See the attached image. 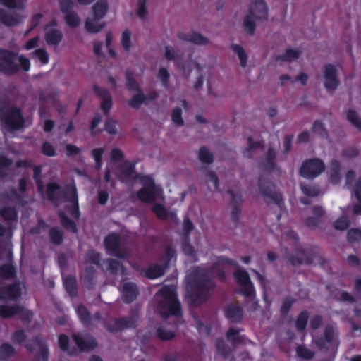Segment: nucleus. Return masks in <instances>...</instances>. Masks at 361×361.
<instances>
[{
	"instance_id": "obj_1",
	"label": "nucleus",
	"mask_w": 361,
	"mask_h": 361,
	"mask_svg": "<svg viewBox=\"0 0 361 361\" xmlns=\"http://www.w3.org/2000/svg\"><path fill=\"white\" fill-rule=\"evenodd\" d=\"M142 188L137 192V198L145 202H154L152 210L156 216L162 219H173L176 216L173 211H168L161 203L157 201L164 200L162 189L155 185L154 181L149 178H145L142 183Z\"/></svg>"
},
{
	"instance_id": "obj_2",
	"label": "nucleus",
	"mask_w": 361,
	"mask_h": 361,
	"mask_svg": "<svg viewBox=\"0 0 361 361\" xmlns=\"http://www.w3.org/2000/svg\"><path fill=\"white\" fill-rule=\"evenodd\" d=\"M268 13L269 8L265 0H251L243 21L244 32L249 35H253L256 21L267 19Z\"/></svg>"
},
{
	"instance_id": "obj_3",
	"label": "nucleus",
	"mask_w": 361,
	"mask_h": 361,
	"mask_svg": "<svg viewBox=\"0 0 361 361\" xmlns=\"http://www.w3.org/2000/svg\"><path fill=\"white\" fill-rule=\"evenodd\" d=\"M203 271L196 268L186 279V297L194 305H200L207 298V293H203Z\"/></svg>"
},
{
	"instance_id": "obj_4",
	"label": "nucleus",
	"mask_w": 361,
	"mask_h": 361,
	"mask_svg": "<svg viewBox=\"0 0 361 361\" xmlns=\"http://www.w3.org/2000/svg\"><path fill=\"white\" fill-rule=\"evenodd\" d=\"M159 302L158 310L163 316L179 315L180 313V303L176 299L174 286H164L157 294Z\"/></svg>"
},
{
	"instance_id": "obj_5",
	"label": "nucleus",
	"mask_w": 361,
	"mask_h": 361,
	"mask_svg": "<svg viewBox=\"0 0 361 361\" xmlns=\"http://www.w3.org/2000/svg\"><path fill=\"white\" fill-rule=\"evenodd\" d=\"M18 64L25 71H29L30 67V60L22 55L17 56L8 51L0 53V70L12 73L17 71Z\"/></svg>"
},
{
	"instance_id": "obj_6",
	"label": "nucleus",
	"mask_w": 361,
	"mask_h": 361,
	"mask_svg": "<svg viewBox=\"0 0 361 361\" xmlns=\"http://www.w3.org/2000/svg\"><path fill=\"white\" fill-rule=\"evenodd\" d=\"M325 169L324 164L319 159H308L300 166V173L306 178H314L320 175Z\"/></svg>"
},
{
	"instance_id": "obj_7",
	"label": "nucleus",
	"mask_w": 361,
	"mask_h": 361,
	"mask_svg": "<svg viewBox=\"0 0 361 361\" xmlns=\"http://www.w3.org/2000/svg\"><path fill=\"white\" fill-rule=\"evenodd\" d=\"M106 250L113 256L123 258L127 256V252L121 246L119 237L114 233L109 235L104 240Z\"/></svg>"
},
{
	"instance_id": "obj_8",
	"label": "nucleus",
	"mask_w": 361,
	"mask_h": 361,
	"mask_svg": "<svg viewBox=\"0 0 361 361\" xmlns=\"http://www.w3.org/2000/svg\"><path fill=\"white\" fill-rule=\"evenodd\" d=\"M259 186L262 195L268 203L274 202L281 207L282 202L281 196L274 191L273 185L271 183L260 180Z\"/></svg>"
},
{
	"instance_id": "obj_9",
	"label": "nucleus",
	"mask_w": 361,
	"mask_h": 361,
	"mask_svg": "<svg viewBox=\"0 0 361 361\" xmlns=\"http://www.w3.org/2000/svg\"><path fill=\"white\" fill-rule=\"evenodd\" d=\"M324 85L329 91H333L337 88L339 85V80L337 75V69L333 65L328 64L324 69Z\"/></svg>"
},
{
	"instance_id": "obj_10",
	"label": "nucleus",
	"mask_w": 361,
	"mask_h": 361,
	"mask_svg": "<svg viewBox=\"0 0 361 361\" xmlns=\"http://www.w3.org/2000/svg\"><path fill=\"white\" fill-rule=\"evenodd\" d=\"M315 343L320 348H335L338 345V341L333 326H327L324 331V338L315 340Z\"/></svg>"
},
{
	"instance_id": "obj_11",
	"label": "nucleus",
	"mask_w": 361,
	"mask_h": 361,
	"mask_svg": "<svg viewBox=\"0 0 361 361\" xmlns=\"http://www.w3.org/2000/svg\"><path fill=\"white\" fill-rule=\"evenodd\" d=\"M234 275L240 286V293L247 296H251L254 293V289L247 272L243 269H238Z\"/></svg>"
},
{
	"instance_id": "obj_12",
	"label": "nucleus",
	"mask_w": 361,
	"mask_h": 361,
	"mask_svg": "<svg viewBox=\"0 0 361 361\" xmlns=\"http://www.w3.org/2000/svg\"><path fill=\"white\" fill-rule=\"evenodd\" d=\"M25 18L21 13H6L0 9V21L6 26H15L18 25Z\"/></svg>"
},
{
	"instance_id": "obj_13",
	"label": "nucleus",
	"mask_w": 361,
	"mask_h": 361,
	"mask_svg": "<svg viewBox=\"0 0 361 361\" xmlns=\"http://www.w3.org/2000/svg\"><path fill=\"white\" fill-rule=\"evenodd\" d=\"M5 125L11 129H18L23 124V119L18 110H12L4 119Z\"/></svg>"
},
{
	"instance_id": "obj_14",
	"label": "nucleus",
	"mask_w": 361,
	"mask_h": 361,
	"mask_svg": "<svg viewBox=\"0 0 361 361\" xmlns=\"http://www.w3.org/2000/svg\"><path fill=\"white\" fill-rule=\"evenodd\" d=\"M73 338L81 350L92 349L96 345L94 340L88 335L75 334Z\"/></svg>"
},
{
	"instance_id": "obj_15",
	"label": "nucleus",
	"mask_w": 361,
	"mask_h": 361,
	"mask_svg": "<svg viewBox=\"0 0 361 361\" xmlns=\"http://www.w3.org/2000/svg\"><path fill=\"white\" fill-rule=\"evenodd\" d=\"M100 18H96L93 16L88 17L85 22V30L91 34L100 32L105 26V24L100 22Z\"/></svg>"
},
{
	"instance_id": "obj_16",
	"label": "nucleus",
	"mask_w": 361,
	"mask_h": 361,
	"mask_svg": "<svg viewBox=\"0 0 361 361\" xmlns=\"http://www.w3.org/2000/svg\"><path fill=\"white\" fill-rule=\"evenodd\" d=\"M109 11V3L106 0H99L92 7V16L102 19Z\"/></svg>"
},
{
	"instance_id": "obj_17",
	"label": "nucleus",
	"mask_w": 361,
	"mask_h": 361,
	"mask_svg": "<svg viewBox=\"0 0 361 361\" xmlns=\"http://www.w3.org/2000/svg\"><path fill=\"white\" fill-rule=\"evenodd\" d=\"M123 299L125 302H130L137 295L136 286L131 282H124L122 286Z\"/></svg>"
},
{
	"instance_id": "obj_18",
	"label": "nucleus",
	"mask_w": 361,
	"mask_h": 361,
	"mask_svg": "<svg viewBox=\"0 0 361 361\" xmlns=\"http://www.w3.org/2000/svg\"><path fill=\"white\" fill-rule=\"evenodd\" d=\"M63 39V33L54 28H47L45 33V40L49 45L56 47Z\"/></svg>"
},
{
	"instance_id": "obj_19",
	"label": "nucleus",
	"mask_w": 361,
	"mask_h": 361,
	"mask_svg": "<svg viewBox=\"0 0 361 361\" xmlns=\"http://www.w3.org/2000/svg\"><path fill=\"white\" fill-rule=\"evenodd\" d=\"M94 90L96 94L102 99L101 103V108L104 113H106L111 108L112 102L111 97L109 92L99 87H94Z\"/></svg>"
},
{
	"instance_id": "obj_20",
	"label": "nucleus",
	"mask_w": 361,
	"mask_h": 361,
	"mask_svg": "<svg viewBox=\"0 0 361 361\" xmlns=\"http://www.w3.org/2000/svg\"><path fill=\"white\" fill-rule=\"evenodd\" d=\"M231 49L238 57L239 64L241 68H246L247 66L248 55L245 49L240 45L233 44L231 45Z\"/></svg>"
},
{
	"instance_id": "obj_21",
	"label": "nucleus",
	"mask_w": 361,
	"mask_h": 361,
	"mask_svg": "<svg viewBox=\"0 0 361 361\" xmlns=\"http://www.w3.org/2000/svg\"><path fill=\"white\" fill-rule=\"evenodd\" d=\"M164 56L166 60L173 61L179 64L183 57V53L180 50L167 45L164 49Z\"/></svg>"
},
{
	"instance_id": "obj_22",
	"label": "nucleus",
	"mask_w": 361,
	"mask_h": 361,
	"mask_svg": "<svg viewBox=\"0 0 361 361\" xmlns=\"http://www.w3.org/2000/svg\"><path fill=\"white\" fill-rule=\"evenodd\" d=\"M68 212L74 217L78 216V200L75 188H71L69 191Z\"/></svg>"
},
{
	"instance_id": "obj_23",
	"label": "nucleus",
	"mask_w": 361,
	"mask_h": 361,
	"mask_svg": "<svg viewBox=\"0 0 361 361\" xmlns=\"http://www.w3.org/2000/svg\"><path fill=\"white\" fill-rule=\"evenodd\" d=\"M324 214V211L321 207L317 206L312 207L311 215L305 220L306 224L309 226H315Z\"/></svg>"
},
{
	"instance_id": "obj_24",
	"label": "nucleus",
	"mask_w": 361,
	"mask_h": 361,
	"mask_svg": "<svg viewBox=\"0 0 361 361\" xmlns=\"http://www.w3.org/2000/svg\"><path fill=\"white\" fill-rule=\"evenodd\" d=\"M134 174V166L130 162H125L121 167L118 177L121 181H126L128 178H133Z\"/></svg>"
},
{
	"instance_id": "obj_25",
	"label": "nucleus",
	"mask_w": 361,
	"mask_h": 361,
	"mask_svg": "<svg viewBox=\"0 0 361 361\" xmlns=\"http://www.w3.org/2000/svg\"><path fill=\"white\" fill-rule=\"evenodd\" d=\"M225 314L232 322H238L242 317V312L240 307L230 305L225 310Z\"/></svg>"
},
{
	"instance_id": "obj_26",
	"label": "nucleus",
	"mask_w": 361,
	"mask_h": 361,
	"mask_svg": "<svg viewBox=\"0 0 361 361\" xmlns=\"http://www.w3.org/2000/svg\"><path fill=\"white\" fill-rule=\"evenodd\" d=\"M131 36V32L128 30L121 33V45L126 52H129L133 47Z\"/></svg>"
},
{
	"instance_id": "obj_27",
	"label": "nucleus",
	"mask_w": 361,
	"mask_h": 361,
	"mask_svg": "<svg viewBox=\"0 0 361 361\" xmlns=\"http://www.w3.org/2000/svg\"><path fill=\"white\" fill-rule=\"evenodd\" d=\"M354 192L357 198L358 204L354 206L353 213L356 216L361 215V178L357 181Z\"/></svg>"
},
{
	"instance_id": "obj_28",
	"label": "nucleus",
	"mask_w": 361,
	"mask_h": 361,
	"mask_svg": "<svg viewBox=\"0 0 361 361\" xmlns=\"http://www.w3.org/2000/svg\"><path fill=\"white\" fill-rule=\"evenodd\" d=\"M22 311V308L19 306H0V315L4 317H12L18 314Z\"/></svg>"
},
{
	"instance_id": "obj_29",
	"label": "nucleus",
	"mask_w": 361,
	"mask_h": 361,
	"mask_svg": "<svg viewBox=\"0 0 361 361\" xmlns=\"http://www.w3.org/2000/svg\"><path fill=\"white\" fill-rule=\"evenodd\" d=\"M148 97H145L140 90L133 96L128 101V104L133 108H138L142 104L145 103Z\"/></svg>"
},
{
	"instance_id": "obj_30",
	"label": "nucleus",
	"mask_w": 361,
	"mask_h": 361,
	"mask_svg": "<svg viewBox=\"0 0 361 361\" xmlns=\"http://www.w3.org/2000/svg\"><path fill=\"white\" fill-rule=\"evenodd\" d=\"M339 170L338 163L336 161H332L329 167V174L331 181L334 184L338 183L340 180Z\"/></svg>"
},
{
	"instance_id": "obj_31",
	"label": "nucleus",
	"mask_w": 361,
	"mask_h": 361,
	"mask_svg": "<svg viewBox=\"0 0 361 361\" xmlns=\"http://www.w3.org/2000/svg\"><path fill=\"white\" fill-rule=\"evenodd\" d=\"M227 340L232 344L239 343L243 342V338L240 334L239 331L233 328H231L226 334Z\"/></svg>"
},
{
	"instance_id": "obj_32",
	"label": "nucleus",
	"mask_w": 361,
	"mask_h": 361,
	"mask_svg": "<svg viewBox=\"0 0 361 361\" xmlns=\"http://www.w3.org/2000/svg\"><path fill=\"white\" fill-rule=\"evenodd\" d=\"M164 274V269L158 265L149 267L145 271V276L151 279L160 277Z\"/></svg>"
},
{
	"instance_id": "obj_33",
	"label": "nucleus",
	"mask_w": 361,
	"mask_h": 361,
	"mask_svg": "<svg viewBox=\"0 0 361 361\" xmlns=\"http://www.w3.org/2000/svg\"><path fill=\"white\" fill-rule=\"evenodd\" d=\"M65 21L66 24L72 28L77 27L80 24V19L78 15L75 12H67Z\"/></svg>"
},
{
	"instance_id": "obj_34",
	"label": "nucleus",
	"mask_w": 361,
	"mask_h": 361,
	"mask_svg": "<svg viewBox=\"0 0 361 361\" xmlns=\"http://www.w3.org/2000/svg\"><path fill=\"white\" fill-rule=\"evenodd\" d=\"M301 189H302V192L305 195L310 196V197L317 196L320 192L319 188L317 185H312V184H304L303 183L301 185Z\"/></svg>"
},
{
	"instance_id": "obj_35",
	"label": "nucleus",
	"mask_w": 361,
	"mask_h": 361,
	"mask_svg": "<svg viewBox=\"0 0 361 361\" xmlns=\"http://www.w3.org/2000/svg\"><path fill=\"white\" fill-rule=\"evenodd\" d=\"M192 41L191 43L198 45V46H206L210 43V40L206 36L202 35V34L194 32L192 35Z\"/></svg>"
},
{
	"instance_id": "obj_36",
	"label": "nucleus",
	"mask_w": 361,
	"mask_h": 361,
	"mask_svg": "<svg viewBox=\"0 0 361 361\" xmlns=\"http://www.w3.org/2000/svg\"><path fill=\"white\" fill-rule=\"evenodd\" d=\"M347 240L351 244L359 243L361 240V230L351 228L347 233Z\"/></svg>"
},
{
	"instance_id": "obj_37",
	"label": "nucleus",
	"mask_w": 361,
	"mask_h": 361,
	"mask_svg": "<svg viewBox=\"0 0 361 361\" xmlns=\"http://www.w3.org/2000/svg\"><path fill=\"white\" fill-rule=\"evenodd\" d=\"M171 119L173 123L177 126H183L184 121L182 118V110L180 107H176L171 113Z\"/></svg>"
},
{
	"instance_id": "obj_38",
	"label": "nucleus",
	"mask_w": 361,
	"mask_h": 361,
	"mask_svg": "<svg viewBox=\"0 0 361 361\" xmlns=\"http://www.w3.org/2000/svg\"><path fill=\"white\" fill-rule=\"evenodd\" d=\"M157 76L162 85L166 87L170 78V74L168 69L164 67L159 68Z\"/></svg>"
},
{
	"instance_id": "obj_39",
	"label": "nucleus",
	"mask_w": 361,
	"mask_h": 361,
	"mask_svg": "<svg viewBox=\"0 0 361 361\" xmlns=\"http://www.w3.org/2000/svg\"><path fill=\"white\" fill-rule=\"evenodd\" d=\"M25 1L26 0H0V3L8 8L23 9L25 8Z\"/></svg>"
},
{
	"instance_id": "obj_40",
	"label": "nucleus",
	"mask_w": 361,
	"mask_h": 361,
	"mask_svg": "<svg viewBox=\"0 0 361 361\" xmlns=\"http://www.w3.org/2000/svg\"><path fill=\"white\" fill-rule=\"evenodd\" d=\"M216 350H217V353L219 355H221L224 357H227V355L231 351L232 349L228 345H226L224 341H218L216 343Z\"/></svg>"
},
{
	"instance_id": "obj_41",
	"label": "nucleus",
	"mask_w": 361,
	"mask_h": 361,
	"mask_svg": "<svg viewBox=\"0 0 361 361\" xmlns=\"http://www.w3.org/2000/svg\"><path fill=\"white\" fill-rule=\"evenodd\" d=\"M199 159L202 162L210 164L213 161L212 154L204 147H202L199 150Z\"/></svg>"
},
{
	"instance_id": "obj_42",
	"label": "nucleus",
	"mask_w": 361,
	"mask_h": 361,
	"mask_svg": "<svg viewBox=\"0 0 361 361\" xmlns=\"http://www.w3.org/2000/svg\"><path fill=\"white\" fill-rule=\"evenodd\" d=\"M104 151L102 148H97L92 150V155L95 161V166L97 169H100L102 166V157Z\"/></svg>"
},
{
	"instance_id": "obj_43",
	"label": "nucleus",
	"mask_w": 361,
	"mask_h": 361,
	"mask_svg": "<svg viewBox=\"0 0 361 361\" xmlns=\"http://www.w3.org/2000/svg\"><path fill=\"white\" fill-rule=\"evenodd\" d=\"M308 319V314L307 312H302L298 317L296 320V328L299 331H302L305 329L307 325Z\"/></svg>"
},
{
	"instance_id": "obj_44",
	"label": "nucleus",
	"mask_w": 361,
	"mask_h": 361,
	"mask_svg": "<svg viewBox=\"0 0 361 361\" xmlns=\"http://www.w3.org/2000/svg\"><path fill=\"white\" fill-rule=\"evenodd\" d=\"M157 336L161 340H169L174 336V333L171 331L166 330L164 327L160 326L157 329Z\"/></svg>"
},
{
	"instance_id": "obj_45",
	"label": "nucleus",
	"mask_w": 361,
	"mask_h": 361,
	"mask_svg": "<svg viewBox=\"0 0 361 361\" xmlns=\"http://www.w3.org/2000/svg\"><path fill=\"white\" fill-rule=\"evenodd\" d=\"M350 226V221L345 216L336 219L334 222V228L336 230H345Z\"/></svg>"
},
{
	"instance_id": "obj_46",
	"label": "nucleus",
	"mask_w": 361,
	"mask_h": 361,
	"mask_svg": "<svg viewBox=\"0 0 361 361\" xmlns=\"http://www.w3.org/2000/svg\"><path fill=\"white\" fill-rule=\"evenodd\" d=\"M147 0H139L137 16L142 20H145L147 18V10L146 7Z\"/></svg>"
},
{
	"instance_id": "obj_47",
	"label": "nucleus",
	"mask_w": 361,
	"mask_h": 361,
	"mask_svg": "<svg viewBox=\"0 0 361 361\" xmlns=\"http://www.w3.org/2000/svg\"><path fill=\"white\" fill-rule=\"evenodd\" d=\"M64 286L66 290L71 294H75V279L71 276H68L64 279Z\"/></svg>"
},
{
	"instance_id": "obj_48",
	"label": "nucleus",
	"mask_w": 361,
	"mask_h": 361,
	"mask_svg": "<svg viewBox=\"0 0 361 361\" xmlns=\"http://www.w3.org/2000/svg\"><path fill=\"white\" fill-rule=\"evenodd\" d=\"M347 118L355 127L361 128V121L355 111L350 110L347 114Z\"/></svg>"
},
{
	"instance_id": "obj_49",
	"label": "nucleus",
	"mask_w": 361,
	"mask_h": 361,
	"mask_svg": "<svg viewBox=\"0 0 361 361\" xmlns=\"http://www.w3.org/2000/svg\"><path fill=\"white\" fill-rule=\"evenodd\" d=\"M19 295L20 288L18 285H13L8 288L6 298L15 299Z\"/></svg>"
},
{
	"instance_id": "obj_50",
	"label": "nucleus",
	"mask_w": 361,
	"mask_h": 361,
	"mask_svg": "<svg viewBox=\"0 0 361 361\" xmlns=\"http://www.w3.org/2000/svg\"><path fill=\"white\" fill-rule=\"evenodd\" d=\"M300 52L295 49H288L281 56L283 60L291 61L299 57Z\"/></svg>"
},
{
	"instance_id": "obj_51",
	"label": "nucleus",
	"mask_w": 361,
	"mask_h": 361,
	"mask_svg": "<svg viewBox=\"0 0 361 361\" xmlns=\"http://www.w3.org/2000/svg\"><path fill=\"white\" fill-rule=\"evenodd\" d=\"M297 354L298 357L303 359H310L314 355L312 351L302 346H300L297 348Z\"/></svg>"
},
{
	"instance_id": "obj_52",
	"label": "nucleus",
	"mask_w": 361,
	"mask_h": 361,
	"mask_svg": "<svg viewBox=\"0 0 361 361\" xmlns=\"http://www.w3.org/2000/svg\"><path fill=\"white\" fill-rule=\"evenodd\" d=\"M35 56L43 64H46L49 61V55L47 51L43 49H39L35 51Z\"/></svg>"
},
{
	"instance_id": "obj_53",
	"label": "nucleus",
	"mask_w": 361,
	"mask_h": 361,
	"mask_svg": "<svg viewBox=\"0 0 361 361\" xmlns=\"http://www.w3.org/2000/svg\"><path fill=\"white\" fill-rule=\"evenodd\" d=\"M14 353L13 348L8 344L2 345L0 348V355L1 357H9Z\"/></svg>"
},
{
	"instance_id": "obj_54",
	"label": "nucleus",
	"mask_w": 361,
	"mask_h": 361,
	"mask_svg": "<svg viewBox=\"0 0 361 361\" xmlns=\"http://www.w3.org/2000/svg\"><path fill=\"white\" fill-rule=\"evenodd\" d=\"M50 237L51 241L55 244H59L62 241V233L58 229L52 228L50 231Z\"/></svg>"
},
{
	"instance_id": "obj_55",
	"label": "nucleus",
	"mask_w": 361,
	"mask_h": 361,
	"mask_svg": "<svg viewBox=\"0 0 361 361\" xmlns=\"http://www.w3.org/2000/svg\"><path fill=\"white\" fill-rule=\"evenodd\" d=\"M61 224L66 228L70 230L71 231H72L73 233L76 232V227H75V224L72 221L68 219L66 217H65L64 216H62V215H61Z\"/></svg>"
},
{
	"instance_id": "obj_56",
	"label": "nucleus",
	"mask_w": 361,
	"mask_h": 361,
	"mask_svg": "<svg viewBox=\"0 0 361 361\" xmlns=\"http://www.w3.org/2000/svg\"><path fill=\"white\" fill-rule=\"evenodd\" d=\"M61 6V11L67 13L69 10L73 8L74 3L73 0H58Z\"/></svg>"
},
{
	"instance_id": "obj_57",
	"label": "nucleus",
	"mask_w": 361,
	"mask_h": 361,
	"mask_svg": "<svg viewBox=\"0 0 361 361\" xmlns=\"http://www.w3.org/2000/svg\"><path fill=\"white\" fill-rule=\"evenodd\" d=\"M126 85L130 90H139L137 82L134 80L133 78L130 74L126 75Z\"/></svg>"
},
{
	"instance_id": "obj_58",
	"label": "nucleus",
	"mask_w": 361,
	"mask_h": 361,
	"mask_svg": "<svg viewBox=\"0 0 361 361\" xmlns=\"http://www.w3.org/2000/svg\"><path fill=\"white\" fill-rule=\"evenodd\" d=\"M249 145L247 149L244 152L245 155L250 157L251 151H256L260 148V144L259 142H253L250 138L248 140Z\"/></svg>"
},
{
	"instance_id": "obj_59",
	"label": "nucleus",
	"mask_w": 361,
	"mask_h": 361,
	"mask_svg": "<svg viewBox=\"0 0 361 361\" xmlns=\"http://www.w3.org/2000/svg\"><path fill=\"white\" fill-rule=\"evenodd\" d=\"M106 130L111 135L116 133V123L113 120H108L105 124Z\"/></svg>"
},
{
	"instance_id": "obj_60",
	"label": "nucleus",
	"mask_w": 361,
	"mask_h": 361,
	"mask_svg": "<svg viewBox=\"0 0 361 361\" xmlns=\"http://www.w3.org/2000/svg\"><path fill=\"white\" fill-rule=\"evenodd\" d=\"M193 31L179 32L177 34L178 38L183 42H191Z\"/></svg>"
},
{
	"instance_id": "obj_61",
	"label": "nucleus",
	"mask_w": 361,
	"mask_h": 361,
	"mask_svg": "<svg viewBox=\"0 0 361 361\" xmlns=\"http://www.w3.org/2000/svg\"><path fill=\"white\" fill-rule=\"evenodd\" d=\"M66 152L68 156H75L80 154L81 150L77 146L73 145H67L66 146Z\"/></svg>"
},
{
	"instance_id": "obj_62",
	"label": "nucleus",
	"mask_w": 361,
	"mask_h": 361,
	"mask_svg": "<svg viewBox=\"0 0 361 361\" xmlns=\"http://www.w3.org/2000/svg\"><path fill=\"white\" fill-rule=\"evenodd\" d=\"M1 215L6 219H13L16 217V212L11 208H6L1 211Z\"/></svg>"
},
{
	"instance_id": "obj_63",
	"label": "nucleus",
	"mask_w": 361,
	"mask_h": 361,
	"mask_svg": "<svg viewBox=\"0 0 361 361\" xmlns=\"http://www.w3.org/2000/svg\"><path fill=\"white\" fill-rule=\"evenodd\" d=\"M42 152L47 156H54L55 155V150L54 147L49 143H44L42 147Z\"/></svg>"
},
{
	"instance_id": "obj_64",
	"label": "nucleus",
	"mask_w": 361,
	"mask_h": 361,
	"mask_svg": "<svg viewBox=\"0 0 361 361\" xmlns=\"http://www.w3.org/2000/svg\"><path fill=\"white\" fill-rule=\"evenodd\" d=\"M105 263L108 269H109L112 271L117 272L119 270H121V271L122 272V267L117 262H114L113 260H108Z\"/></svg>"
}]
</instances>
